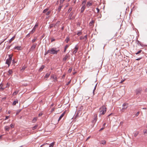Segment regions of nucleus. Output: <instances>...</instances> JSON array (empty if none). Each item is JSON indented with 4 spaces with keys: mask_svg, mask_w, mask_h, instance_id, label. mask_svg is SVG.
Returning <instances> with one entry per match:
<instances>
[{
    "mask_svg": "<svg viewBox=\"0 0 147 147\" xmlns=\"http://www.w3.org/2000/svg\"><path fill=\"white\" fill-rule=\"evenodd\" d=\"M56 48H52L50 50H48L47 51L45 52V55H46L48 53L51 54H56L59 51V50H56Z\"/></svg>",
    "mask_w": 147,
    "mask_h": 147,
    "instance_id": "1",
    "label": "nucleus"
},
{
    "mask_svg": "<svg viewBox=\"0 0 147 147\" xmlns=\"http://www.w3.org/2000/svg\"><path fill=\"white\" fill-rule=\"evenodd\" d=\"M107 110V108L105 106H102L100 108V113L101 115H104L105 113Z\"/></svg>",
    "mask_w": 147,
    "mask_h": 147,
    "instance_id": "2",
    "label": "nucleus"
},
{
    "mask_svg": "<svg viewBox=\"0 0 147 147\" xmlns=\"http://www.w3.org/2000/svg\"><path fill=\"white\" fill-rule=\"evenodd\" d=\"M13 55L10 54L9 55V59H7L6 61V63L7 64L8 66H9L10 64L11 63V62L12 60V57Z\"/></svg>",
    "mask_w": 147,
    "mask_h": 147,
    "instance_id": "3",
    "label": "nucleus"
},
{
    "mask_svg": "<svg viewBox=\"0 0 147 147\" xmlns=\"http://www.w3.org/2000/svg\"><path fill=\"white\" fill-rule=\"evenodd\" d=\"M142 91V89L141 88H139L136 89L135 92L137 95L140 94Z\"/></svg>",
    "mask_w": 147,
    "mask_h": 147,
    "instance_id": "4",
    "label": "nucleus"
},
{
    "mask_svg": "<svg viewBox=\"0 0 147 147\" xmlns=\"http://www.w3.org/2000/svg\"><path fill=\"white\" fill-rule=\"evenodd\" d=\"M70 55L69 54H67L65 55L63 59V61H65L67 59H69Z\"/></svg>",
    "mask_w": 147,
    "mask_h": 147,
    "instance_id": "5",
    "label": "nucleus"
},
{
    "mask_svg": "<svg viewBox=\"0 0 147 147\" xmlns=\"http://www.w3.org/2000/svg\"><path fill=\"white\" fill-rule=\"evenodd\" d=\"M38 24H36L35 25V26H34V27H33V28L32 29L31 31H30V33L31 34H32L34 32L35 30V29H36V28L38 27Z\"/></svg>",
    "mask_w": 147,
    "mask_h": 147,
    "instance_id": "6",
    "label": "nucleus"
},
{
    "mask_svg": "<svg viewBox=\"0 0 147 147\" xmlns=\"http://www.w3.org/2000/svg\"><path fill=\"white\" fill-rule=\"evenodd\" d=\"M78 45H76L75 47V50L73 52V54H75L76 53H77L78 51Z\"/></svg>",
    "mask_w": 147,
    "mask_h": 147,
    "instance_id": "7",
    "label": "nucleus"
},
{
    "mask_svg": "<svg viewBox=\"0 0 147 147\" xmlns=\"http://www.w3.org/2000/svg\"><path fill=\"white\" fill-rule=\"evenodd\" d=\"M128 107V105L126 103H124L122 105V108L123 109H126Z\"/></svg>",
    "mask_w": 147,
    "mask_h": 147,
    "instance_id": "8",
    "label": "nucleus"
},
{
    "mask_svg": "<svg viewBox=\"0 0 147 147\" xmlns=\"http://www.w3.org/2000/svg\"><path fill=\"white\" fill-rule=\"evenodd\" d=\"M37 44L36 43L33 45L30 48V50L31 51H33L34 50L37 45Z\"/></svg>",
    "mask_w": 147,
    "mask_h": 147,
    "instance_id": "9",
    "label": "nucleus"
},
{
    "mask_svg": "<svg viewBox=\"0 0 147 147\" xmlns=\"http://www.w3.org/2000/svg\"><path fill=\"white\" fill-rule=\"evenodd\" d=\"M65 112H63L61 114V115L60 116V117H59V118L58 119V121H59L61 119V118L63 117V116H64V115L65 114Z\"/></svg>",
    "mask_w": 147,
    "mask_h": 147,
    "instance_id": "10",
    "label": "nucleus"
},
{
    "mask_svg": "<svg viewBox=\"0 0 147 147\" xmlns=\"http://www.w3.org/2000/svg\"><path fill=\"white\" fill-rule=\"evenodd\" d=\"M86 8L85 6L83 5L81 8V13H82L84 11L85 9Z\"/></svg>",
    "mask_w": 147,
    "mask_h": 147,
    "instance_id": "11",
    "label": "nucleus"
},
{
    "mask_svg": "<svg viewBox=\"0 0 147 147\" xmlns=\"http://www.w3.org/2000/svg\"><path fill=\"white\" fill-rule=\"evenodd\" d=\"M14 49H17L18 50H20L22 49V47L21 46H17L14 48Z\"/></svg>",
    "mask_w": 147,
    "mask_h": 147,
    "instance_id": "12",
    "label": "nucleus"
},
{
    "mask_svg": "<svg viewBox=\"0 0 147 147\" xmlns=\"http://www.w3.org/2000/svg\"><path fill=\"white\" fill-rule=\"evenodd\" d=\"M95 21L94 20H92L89 23V26H93L94 23Z\"/></svg>",
    "mask_w": 147,
    "mask_h": 147,
    "instance_id": "13",
    "label": "nucleus"
},
{
    "mask_svg": "<svg viewBox=\"0 0 147 147\" xmlns=\"http://www.w3.org/2000/svg\"><path fill=\"white\" fill-rule=\"evenodd\" d=\"M59 23L60 21H59L57 22L54 25V27L56 28L57 27H58V26L59 25Z\"/></svg>",
    "mask_w": 147,
    "mask_h": 147,
    "instance_id": "14",
    "label": "nucleus"
},
{
    "mask_svg": "<svg viewBox=\"0 0 147 147\" xmlns=\"http://www.w3.org/2000/svg\"><path fill=\"white\" fill-rule=\"evenodd\" d=\"M92 4L90 3V2H88L86 4V6L87 7L89 8L90 6L92 5Z\"/></svg>",
    "mask_w": 147,
    "mask_h": 147,
    "instance_id": "15",
    "label": "nucleus"
},
{
    "mask_svg": "<svg viewBox=\"0 0 147 147\" xmlns=\"http://www.w3.org/2000/svg\"><path fill=\"white\" fill-rule=\"evenodd\" d=\"M100 144L103 145L105 144H106V141L104 140H102L100 141Z\"/></svg>",
    "mask_w": 147,
    "mask_h": 147,
    "instance_id": "16",
    "label": "nucleus"
},
{
    "mask_svg": "<svg viewBox=\"0 0 147 147\" xmlns=\"http://www.w3.org/2000/svg\"><path fill=\"white\" fill-rule=\"evenodd\" d=\"M62 7V5H60L59 7L58 8L57 10V11L58 12H60V11L61 9V8Z\"/></svg>",
    "mask_w": 147,
    "mask_h": 147,
    "instance_id": "17",
    "label": "nucleus"
},
{
    "mask_svg": "<svg viewBox=\"0 0 147 147\" xmlns=\"http://www.w3.org/2000/svg\"><path fill=\"white\" fill-rule=\"evenodd\" d=\"M97 120V116H95V117L94 118V119L92 121V122L94 123H95Z\"/></svg>",
    "mask_w": 147,
    "mask_h": 147,
    "instance_id": "18",
    "label": "nucleus"
},
{
    "mask_svg": "<svg viewBox=\"0 0 147 147\" xmlns=\"http://www.w3.org/2000/svg\"><path fill=\"white\" fill-rule=\"evenodd\" d=\"M45 66L43 65H42V66L39 69V71H41L44 68Z\"/></svg>",
    "mask_w": 147,
    "mask_h": 147,
    "instance_id": "19",
    "label": "nucleus"
},
{
    "mask_svg": "<svg viewBox=\"0 0 147 147\" xmlns=\"http://www.w3.org/2000/svg\"><path fill=\"white\" fill-rule=\"evenodd\" d=\"M5 131H9L10 129V127L8 126H6L5 127Z\"/></svg>",
    "mask_w": 147,
    "mask_h": 147,
    "instance_id": "20",
    "label": "nucleus"
},
{
    "mask_svg": "<svg viewBox=\"0 0 147 147\" xmlns=\"http://www.w3.org/2000/svg\"><path fill=\"white\" fill-rule=\"evenodd\" d=\"M18 103V100H15L13 101V102L12 103V105H15L16 104Z\"/></svg>",
    "mask_w": 147,
    "mask_h": 147,
    "instance_id": "21",
    "label": "nucleus"
},
{
    "mask_svg": "<svg viewBox=\"0 0 147 147\" xmlns=\"http://www.w3.org/2000/svg\"><path fill=\"white\" fill-rule=\"evenodd\" d=\"M37 119V117H34L33 118L32 120V122L33 123H35Z\"/></svg>",
    "mask_w": 147,
    "mask_h": 147,
    "instance_id": "22",
    "label": "nucleus"
},
{
    "mask_svg": "<svg viewBox=\"0 0 147 147\" xmlns=\"http://www.w3.org/2000/svg\"><path fill=\"white\" fill-rule=\"evenodd\" d=\"M86 0H85L84 1H83L82 2V5H83L85 6V5H86Z\"/></svg>",
    "mask_w": 147,
    "mask_h": 147,
    "instance_id": "23",
    "label": "nucleus"
},
{
    "mask_svg": "<svg viewBox=\"0 0 147 147\" xmlns=\"http://www.w3.org/2000/svg\"><path fill=\"white\" fill-rule=\"evenodd\" d=\"M19 91L18 90V91H15L13 94V96L15 95L16 94H17L18 92H19Z\"/></svg>",
    "mask_w": 147,
    "mask_h": 147,
    "instance_id": "24",
    "label": "nucleus"
},
{
    "mask_svg": "<svg viewBox=\"0 0 147 147\" xmlns=\"http://www.w3.org/2000/svg\"><path fill=\"white\" fill-rule=\"evenodd\" d=\"M12 73V71L11 69H9L8 71V75L11 74Z\"/></svg>",
    "mask_w": 147,
    "mask_h": 147,
    "instance_id": "25",
    "label": "nucleus"
},
{
    "mask_svg": "<svg viewBox=\"0 0 147 147\" xmlns=\"http://www.w3.org/2000/svg\"><path fill=\"white\" fill-rule=\"evenodd\" d=\"M69 47V45H66L65 46L64 48V52H65L66 51L68 47Z\"/></svg>",
    "mask_w": 147,
    "mask_h": 147,
    "instance_id": "26",
    "label": "nucleus"
},
{
    "mask_svg": "<svg viewBox=\"0 0 147 147\" xmlns=\"http://www.w3.org/2000/svg\"><path fill=\"white\" fill-rule=\"evenodd\" d=\"M69 38L68 37H66L65 41H66L67 43H68V42L69 41Z\"/></svg>",
    "mask_w": 147,
    "mask_h": 147,
    "instance_id": "27",
    "label": "nucleus"
},
{
    "mask_svg": "<svg viewBox=\"0 0 147 147\" xmlns=\"http://www.w3.org/2000/svg\"><path fill=\"white\" fill-rule=\"evenodd\" d=\"M48 8H46L44 9L43 11V13H46L48 11Z\"/></svg>",
    "mask_w": 147,
    "mask_h": 147,
    "instance_id": "28",
    "label": "nucleus"
},
{
    "mask_svg": "<svg viewBox=\"0 0 147 147\" xmlns=\"http://www.w3.org/2000/svg\"><path fill=\"white\" fill-rule=\"evenodd\" d=\"M97 84H96L95 87H94V89L93 90V95H94V91H95V90L96 88V86H97Z\"/></svg>",
    "mask_w": 147,
    "mask_h": 147,
    "instance_id": "29",
    "label": "nucleus"
},
{
    "mask_svg": "<svg viewBox=\"0 0 147 147\" xmlns=\"http://www.w3.org/2000/svg\"><path fill=\"white\" fill-rule=\"evenodd\" d=\"M50 74L49 73H47L45 76V78H48L50 75Z\"/></svg>",
    "mask_w": 147,
    "mask_h": 147,
    "instance_id": "30",
    "label": "nucleus"
},
{
    "mask_svg": "<svg viewBox=\"0 0 147 147\" xmlns=\"http://www.w3.org/2000/svg\"><path fill=\"white\" fill-rule=\"evenodd\" d=\"M38 125H36L32 127V129L33 130H34L36 129Z\"/></svg>",
    "mask_w": 147,
    "mask_h": 147,
    "instance_id": "31",
    "label": "nucleus"
},
{
    "mask_svg": "<svg viewBox=\"0 0 147 147\" xmlns=\"http://www.w3.org/2000/svg\"><path fill=\"white\" fill-rule=\"evenodd\" d=\"M72 7H70L69 9L68 10L67 13H69L72 9Z\"/></svg>",
    "mask_w": 147,
    "mask_h": 147,
    "instance_id": "32",
    "label": "nucleus"
},
{
    "mask_svg": "<svg viewBox=\"0 0 147 147\" xmlns=\"http://www.w3.org/2000/svg\"><path fill=\"white\" fill-rule=\"evenodd\" d=\"M51 13V11H48L45 14L46 15H49Z\"/></svg>",
    "mask_w": 147,
    "mask_h": 147,
    "instance_id": "33",
    "label": "nucleus"
},
{
    "mask_svg": "<svg viewBox=\"0 0 147 147\" xmlns=\"http://www.w3.org/2000/svg\"><path fill=\"white\" fill-rule=\"evenodd\" d=\"M15 38V37L14 36H13V37H12L9 40V43H11V42Z\"/></svg>",
    "mask_w": 147,
    "mask_h": 147,
    "instance_id": "34",
    "label": "nucleus"
},
{
    "mask_svg": "<svg viewBox=\"0 0 147 147\" xmlns=\"http://www.w3.org/2000/svg\"><path fill=\"white\" fill-rule=\"evenodd\" d=\"M139 134V132L137 131L134 134V136L135 137H136L138 134Z\"/></svg>",
    "mask_w": 147,
    "mask_h": 147,
    "instance_id": "35",
    "label": "nucleus"
},
{
    "mask_svg": "<svg viewBox=\"0 0 147 147\" xmlns=\"http://www.w3.org/2000/svg\"><path fill=\"white\" fill-rule=\"evenodd\" d=\"M53 27H54V25L53 24H51L49 26V28L51 29Z\"/></svg>",
    "mask_w": 147,
    "mask_h": 147,
    "instance_id": "36",
    "label": "nucleus"
},
{
    "mask_svg": "<svg viewBox=\"0 0 147 147\" xmlns=\"http://www.w3.org/2000/svg\"><path fill=\"white\" fill-rule=\"evenodd\" d=\"M74 14V12H71L69 14V17H72L73 14Z\"/></svg>",
    "mask_w": 147,
    "mask_h": 147,
    "instance_id": "37",
    "label": "nucleus"
},
{
    "mask_svg": "<svg viewBox=\"0 0 147 147\" xmlns=\"http://www.w3.org/2000/svg\"><path fill=\"white\" fill-rule=\"evenodd\" d=\"M54 146V143L53 142L51 143L49 146V147H53Z\"/></svg>",
    "mask_w": 147,
    "mask_h": 147,
    "instance_id": "38",
    "label": "nucleus"
},
{
    "mask_svg": "<svg viewBox=\"0 0 147 147\" xmlns=\"http://www.w3.org/2000/svg\"><path fill=\"white\" fill-rule=\"evenodd\" d=\"M72 69V68H70L68 70V73H70Z\"/></svg>",
    "mask_w": 147,
    "mask_h": 147,
    "instance_id": "39",
    "label": "nucleus"
},
{
    "mask_svg": "<svg viewBox=\"0 0 147 147\" xmlns=\"http://www.w3.org/2000/svg\"><path fill=\"white\" fill-rule=\"evenodd\" d=\"M77 34L79 36H80L82 34V32H78L77 33Z\"/></svg>",
    "mask_w": 147,
    "mask_h": 147,
    "instance_id": "40",
    "label": "nucleus"
},
{
    "mask_svg": "<svg viewBox=\"0 0 147 147\" xmlns=\"http://www.w3.org/2000/svg\"><path fill=\"white\" fill-rule=\"evenodd\" d=\"M142 51V50H140L139 51H138V52H137L136 53V55H138V54H139Z\"/></svg>",
    "mask_w": 147,
    "mask_h": 147,
    "instance_id": "41",
    "label": "nucleus"
},
{
    "mask_svg": "<svg viewBox=\"0 0 147 147\" xmlns=\"http://www.w3.org/2000/svg\"><path fill=\"white\" fill-rule=\"evenodd\" d=\"M84 38H85V42L86 41V40H87V35H86V36H84Z\"/></svg>",
    "mask_w": 147,
    "mask_h": 147,
    "instance_id": "42",
    "label": "nucleus"
},
{
    "mask_svg": "<svg viewBox=\"0 0 147 147\" xmlns=\"http://www.w3.org/2000/svg\"><path fill=\"white\" fill-rule=\"evenodd\" d=\"M21 111V109H19V110H18L17 111L16 114L17 115Z\"/></svg>",
    "mask_w": 147,
    "mask_h": 147,
    "instance_id": "43",
    "label": "nucleus"
},
{
    "mask_svg": "<svg viewBox=\"0 0 147 147\" xmlns=\"http://www.w3.org/2000/svg\"><path fill=\"white\" fill-rule=\"evenodd\" d=\"M80 40L84 39L85 40V38H84V36H81L80 37Z\"/></svg>",
    "mask_w": 147,
    "mask_h": 147,
    "instance_id": "44",
    "label": "nucleus"
},
{
    "mask_svg": "<svg viewBox=\"0 0 147 147\" xmlns=\"http://www.w3.org/2000/svg\"><path fill=\"white\" fill-rule=\"evenodd\" d=\"M36 38H34V39H33L32 41V42L34 43V42H35V41L36 40Z\"/></svg>",
    "mask_w": 147,
    "mask_h": 147,
    "instance_id": "45",
    "label": "nucleus"
},
{
    "mask_svg": "<svg viewBox=\"0 0 147 147\" xmlns=\"http://www.w3.org/2000/svg\"><path fill=\"white\" fill-rule=\"evenodd\" d=\"M2 84H0V88L2 90H3L4 89V88H2Z\"/></svg>",
    "mask_w": 147,
    "mask_h": 147,
    "instance_id": "46",
    "label": "nucleus"
},
{
    "mask_svg": "<svg viewBox=\"0 0 147 147\" xmlns=\"http://www.w3.org/2000/svg\"><path fill=\"white\" fill-rule=\"evenodd\" d=\"M10 126L12 128H13L14 127V126L12 124H11L10 125Z\"/></svg>",
    "mask_w": 147,
    "mask_h": 147,
    "instance_id": "47",
    "label": "nucleus"
},
{
    "mask_svg": "<svg viewBox=\"0 0 147 147\" xmlns=\"http://www.w3.org/2000/svg\"><path fill=\"white\" fill-rule=\"evenodd\" d=\"M69 19L70 20H72V19H73L74 18V17H69Z\"/></svg>",
    "mask_w": 147,
    "mask_h": 147,
    "instance_id": "48",
    "label": "nucleus"
},
{
    "mask_svg": "<svg viewBox=\"0 0 147 147\" xmlns=\"http://www.w3.org/2000/svg\"><path fill=\"white\" fill-rule=\"evenodd\" d=\"M65 0H60V3H62Z\"/></svg>",
    "mask_w": 147,
    "mask_h": 147,
    "instance_id": "49",
    "label": "nucleus"
},
{
    "mask_svg": "<svg viewBox=\"0 0 147 147\" xmlns=\"http://www.w3.org/2000/svg\"><path fill=\"white\" fill-rule=\"evenodd\" d=\"M9 117V116H6L5 117V120H6L8 119Z\"/></svg>",
    "mask_w": 147,
    "mask_h": 147,
    "instance_id": "50",
    "label": "nucleus"
},
{
    "mask_svg": "<svg viewBox=\"0 0 147 147\" xmlns=\"http://www.w3.org/2000/svg\"><path fill=\"white\" fill-rule=\"evenodd\" d=\"M71 82V80H70L66 84V85H68V84H69Z\"/></svg>",
    "mask_w": 147,
    "mask_h": 147,
    "instance_id": "51",
    "label": "nucleus"
},
{
    "mask_svg": "<svg viewBox=\"0 0 147 147\" xmlns=\"http://www.w3.org/2000/svg\"><path fill=\"white\" fill-rule=\"evenodd\" d=\"M140 112H138L136 114V116H138L139 113Z\"/></svg>",
    "mask_w": 147,
    "mask_h": 147,
    "instance_id": "52",
    "label": "nucleus"
},
{
    "mask_svg": "<svg viewBox=\"0 0 147 147\" xmlns=\"http://www.w3.org/2000/svg\"><path fill=\"white\" fill-rule=\"evenodd\" d=\"M55 40V39L53 38H51V42H53V41H54Z\"/></svg>",
    "mask_w": 147,
    "mask_h": 147,
    "instance_id": "53",
    "label": "nucleus"
},
{
    "mask_svg": "<svg viewBox=\"0 0 147 147\" xmlns=\"http://www.w3.org/2000/svg\"><path fill=\"white\" fill-rule=\"evenodd\" d=\"M42 115V113H40L38 114V116L40 117Z\"/></svg>",
    "mask_w": 147,
    "mask_h": 147,
    "instance_id": "54",
    "label": "nucleus"
},
{
    "mask_svg": "<svg viewBox=\"0 0 147 147\" xmlns=\"http://www.w3.org/2000/svg\"><path fill=\"white\" fill-rule=\"evenodd\" d=\"M96 9L97 10V13H99V11H100L99 9L98 8H96Z\"/></svg>",
    "mask_w": 147,
    "mask_h": 147,
    "instance_id": "55",
    "label": "nucleus"
},
{
    "mask_svg": "<svg viewBox=\"0 0 147 147\" xmlns=\"http://www.w3.org/2000/svg\"><path fill=\"white\" fill-rule=\"evenodd\" d=\"M136 42L138 44V45L139 44L140 45V42L138 40H137V41H136Z\"/></svg>",
    "mask_w": 147,
    "mask_h": 147,
    "instance_id": "56",
    "label": "nucleus"
},
{
    "mask_svg": "<svg viewBox=\"0 0 147 147\" xmlns=\"http://www.w3.org/2000/svg\"><path fill=\"white\" fill-rule=\"evenodd\" d=\"M54 81L55 82H56V81H57V78H56V77H55V78H54Z\"/></svg>",
    "mask_w": 147,
    "mask_h": 147,
    "instance_id": "57",
    "label": "nucleus"
},
{
    "mask_svg": "<svg viewBox=\"0 0 147 147\" xmlns=\"http://www.w3.org/2000/svg\"><path fill=\"white\" fill-rule=\"evenodd\" d=\"M30 34H31V33H30H30H28V34L26 35V36H27V37H29L30 36Z\"/></svg>",
    "mask_w": 147,
    "mask_h": 147,
    "instance_id": "58",
    "label": "nucleus"
},
{
    "mask_svg": "<svg viewBox=\"0 0 147 147\" xmlns=\"http://www.w3.org/2000/svg\"><path fill=\"white\" fill-rule=\"evenodd\" d=\"M125 110V109H123V108H122V109H121V111L122 112H124V111Z\"/></svg>",
    "mask_w": 147,
    "mask_h": 147,
    "instance_id": "59",
    "label": "nucleus"
},
{
    "mask_svg": "<svg viewBox=\"0 0 147 147\" xmlns=\"http://www.w3.org/2000/svg\"><path fill=\"white\" fill-rule=\"evenodd\" d=\"M144 134L147 133V130H144Z\"/></svg>",
    "mask_w": 147,
    "mask_h": 147,
    "instance_id": "60",
    "label": "nucleus"
},
{
    "mask_svg": "<svg viewBox=\"0 0 147 147\" xmlns=\"http://www.w3.org/2000/svg\"><path fill=\"white\" fill-rule=\"evenodd\" d=\"M51 78H53V79H54L55 78V77H54V75H52L51 76Z\"/></svg>",
    "mask_w": 147,
    "mask_h": 147,
    "instance_id": "61",
    "label": "nucleus"
},
{
    "mask_svg": "<svg viewBox=\"0 0 147 147\" xmlns=\"http://www.w3.org/2000/svg\"><path fill=\"white\" fill-rule=\"evenodd\" d=\"M12 63H16V62L15 61V60L13 59L12 60Z\"/></svg>",
    "mask_w": 147,
    "mask_h": 147,
    "instance_id": "62",
    "label": "nucleus"
},
{
    "mask_svg": "<svg viewBox=\"0 0 147 147\" xmlns=\"http://www.w3.org/2000/svg\"><path fill=\"white\" fill-rule=\"evenodd\" d=\"M6 39H4L3 41H2V42H0V45L3 43V42H4V41Z\"/></svg>",
    "mask_w": 147,
    "mask_h": 147,
    "instance_id": "63",
    "label": "nucleus"
},
{
    "mask_svg": "<svg viewBox=\"0 0 147 147\" xmlns=\"http://www.w3.org/2000/svg\"><path fill=\"white\" fill-rule=\"evenodd\" d=\"M142 59V58H139L136 59V60L139 61Z\"/></svg>",
    "mask_w": 147,
    "mask_h": 147,
    "instance_id": "64",
    "label": "nucleus"
}]
</instances>
